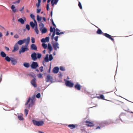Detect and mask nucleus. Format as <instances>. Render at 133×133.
Here are the masks:
<instances>
[{
  "label": "nucleus",
  "instance_id": "nucleus-25",
  "mask_svg": "<svg viewBox=\"0 0 133 133\" xmlns=\"http://www.w3.org/2000/svg\"><path fill=\"white\" fill-rule=\"evenodd\" d=\"M5 59L7 62H10L11 60V57L10 58L8 56H7L5 57Z\"/></svg>",
  "mask_w": 133,
  "mask_h": 133
},
{
  "label": "nucleus",
  "instance_id": "nucleus-59",
  "mask_svg": "<svg viewBox=\"0 0 133 133\" xmlns=\"http://www.w3.org/2000/svg\"><path fill=\"white\" fill-rule=\"evenodd\" d=\"M58 1V0H55L54 3H55V4H56Z\"/></svg>",
  "mask_w": 133,
  "mask_h": 133
},
{
  "label": "nucleus",
  "instance_id": "nucleus-52",
  "mask_svg": "<svg viewBox=\"0 0 133 133\" xmlns=\"http://www.w3.org/2000/svg\"><path fill=\"white\" fill-rule=\"evenodd\" d=\"M100 97L101 99H104V96L103 95H101L100 96Z\"/></svg>",
  "mask_w": 133,
  "mask_h": 133
},
{
  "label": "nucleus",
  "instance_id": "nucleus-6",
  "mask_svg": "<svg viewBox=\"0 0 133 133\" xmlns=\"http://www.w3.org/2000/svg\"><path fill=\"white\" fill-rule=\"evenodd\" d=\"M52 77L50 75L48 74L47 75L46 78L45 79L46 82H52Z\"/></svg>",
  "mask_w": 133,
  "mask_h": 133
},
{
  "label": "nucleus",
  "instance_id": "nucleus-32",
  "mask_svg": "<svg viewBox=\"0 0 133 133\" xmlns=\"http://www.w3.org/2000/svg\"><path fill=\"white\" fill-rule=\"evenodd\" d=\"M56 34L57 35H60V33L59 32H60V30H59L58 29L56 28Z\"/></svg>",
  "mask_w": 133,
  "mask_h": 133
},
{
  "label": "nucleus",
  "instance_id": "nucleus-50",
  "mask_svg": "<svg viewBox=\"0 0 133 133\" xmlns=\"http://www.w3.org/2000/svg\"><path fill=\"white\" fill-rule=\"evenodd\" d=\"M32 19H34L35 17V16L32 14H31L30 15Z\"/></svg>",
  "mask_w": 133,
  "mask_h": 133
},
{
  "label": "nucleus",
  "instance_id": "nucleus-28",
  "mask_svg": "<svg viewBox=\"0 0 133 133\" xmlns=\"http://www.w3.org/2000/svg\"><path fill=\"white\" fill-rule=\"evenodd\" d=\"M34 30L36 34H38L39 33V31L38 29L37 25H36V27L34 28Z\"/></svg>",
  "mask_w": 133,
  "mask_h": 133
},
{
  "label": "nucleus",
  "instance_id": "nucleus-64",
  "mask_svg": "<svg viewBox=\"0 0 133 133\" xmlns=\"http://www.w3.org/2000/svg\"><path fill=\"white\" fill-rule=\"evenodd\" d=\"M43 20L44 21H46V19H45V17H43Z\"/></svg>",
  "mask_w": 133,
  "mask_h": 133
},
{
  "label": "nucleus",
  "instance_id": "nucleus-29",
  "mask_svg": "<svg viewBox=\"0 0 133 133\" xmlns=\"http://www.w3.org/2000/svg\"><path fill=\"white\" fill-rule=\"evenodd\" d=\"M23 65L26 68H28L29 67V63H23Z\"/></svg>",
  "mask_w": 133,
  "mask_h": 133
},
{
  "label": "nucleus",
  "instance_id": "nucleus-24",
  "mask_svg": "<svg viewBox=\"0 0 133 133\" xmlns=\"http://www.w3.org/2000/svg\"><path fill=\"white\" fill-rule=\"evenodd\" d=\"M0 55L1 56L3 57H5L6 56V55L3 51H2L1 52Z\"/></svg>",
  "mask_w": 133,
  "mask_h": 133
},
{
  "label": "nucleus",
  "instance_id": "nucleus-23",
  "mask_svg": "<svg viewBox=\"0 0 133 133\" xmlns=\"http://www.w3.org/2000/svg\"><path fill=\"white\" fill-rule=\"evenodd\" d=\"M40 31H41L42 34H44L46 32L47 30L46 28H43V29H42L41 30H40Z\"/></svg>",
  "mask_w": 133,
  "mask_h": 133
},
{
  "label": "nucleus",
  "instance_id": "nucleus-49",
  "mask_svg": "<svg viewBox=\"0 0 133 133\" xmlns=\"http://www.w3.org/2000/svg\"><path fill=\"white\" fill-rule=\"evenodd\" d=\"M37 76L39 78H41L42 77V75L41 74H38Z\"/></svg>",
  "mask_w": 133,
  "mask_h": 133
},
{
  "label": "nucleus",
  "instance_id": "nucleus-41",
  "mask_svg": "<svg viewBox=\"0 0 133 133\" xmlns=\"http://www.w3.org/2000/svg\"><path fill=\"white\" fill-rule=\"evenodd\" d=\"M44 39L46 42H48L49 41V37H46L45 38H44Z\"/></svg>",
  "mask_w": 133,
  "mask_h": 133
},
{
  "label": "nucleus",
  "instance_id": "nucleus-3",
  "mask_svg": "<svg viewBox=\"0 0 133 133\" xmlns=\"http://www.w3.org/2000/svg\"><path fill=\"white\" fill-rule=\"evenodd\" d=\"M32 122L35 125L38 126H42L44 124V122L42 121H37L35 120H33Z\"/></svg>",
  "mask_w": 133,
  "mask_h": 133
},
{
  "label": "nucleus",
  "instance_id": "nucleus-13",
  "mask_svg": "<svg viewBox=\"0 0 133 133\" xmlns=\"http://www.w3.org/2000/svg\"><path fill=\"white\" fill-rule=\"evenodd\" d=\"M78 125L77 124H70L68 125V126L70 129H72L75 128L78 126Z\"/></svg>",
  "mask_w": 133,
  "mask_h": 133
},
{
  "label": "nucleus",
  "instance_id": "nucleus-26",
  "mask_svg": "<svg viewBox=\"0 0 133 133\" xmlns=\"http://www.w3.org/2000/svg\"><path fill=\"white\" fill-rule=\"evenodd\" d=\"M44 60L46 62H48L49 61V59L48 58V54L46 55V56L44 58Z\"/></svg>",
  "mask_w": 133,
  "mask_h": 133
},
{
  "label": "nucleus",
  "instance_id": "nucleus-62",
  "mask_svg": "<svg viewBox=\"0 0 133 133\" xmlns=\"http://www.w3.org/2000/svg\"><path fill=\"white\" fill-rule=\"evenodd\" d=\"M3 36V35L2 33L0 32V37H1Z\"/></svg>",
  "mask_w": 133,
  "mask_h": 133
},
{
  "label": "nucleus",
  "instance_id": "nucleus-27",
  "mask_svg": "<svg viewBox=\"0 0 133 133\" xmlns=\"http://www.w3.org/2000/svg\"><path fill=\"white\" fill-rule=\"evenodd\" d=\"M39 26L40 27L39 30H41L42 29H43L44 28V25L42 23H41L39 24Z\"/></svg>",
  "mask_w": 133,
  "mask_h": 133
},
{
  "label": "nucleus",
  "instance_id": "nucleus-58",
  "mask_svg": "<svg viewBox=\"0 0 133 133\" xmlns=\"http://www.w3.org/2000/svg\"><path fill=\"white\" fill-rule=\"evenodd\" d=\"M5 48L7 51H9V48L7 47L6 46H5Z\"/></svg>",
  "mask_w": 133,
  "mask_h": 133
},
{
  "label": "nucleus",
  "instance_id": "nucleus-14",
  "mask_svg": "<svg viewBox=\"0 0 133 133\" xmlns=\"http://www.w3.org/2000/svg\"><path fill=\"white\" fill-rule=\"evenodd\" d=\"M30 49L32 50L36 51L37 49V47L35 44H32L31 45Z\"/></svg>",
  "mask_w": 133,
  "mask_h": 133
},
{
  "label": "nucleus",
  "instance_id": "nucleus-45",
  "mask_svg": "<svg viewBox=\"0 0 133 133\" xmlns=\"http://www.w3.org/2000/svg\"><path fill=\"white\" fill-rule=\"evenodd\" d=\"M24 112L26 116L28 114V111L27 110L25 109L24 110Z\"/></svg>",
  "mask_w": 133,
  "mask_h": 133
},
{
  "label": "nucleus",
  "instance_id": "nucleus-47",
  "mask_svg": "<svg viewBox=\"0 0 133 133\" xmlns=\"http://www.w3.org/2000/svg\"><path fill=\"white\" fill-rule=\"evenodd\" d=\"M51 21L53 25L55 27V28H56V26L55 24L54 23L53 19H51Z\"/></svg>",
  "mask_w": 133,
  "mask_h": 133
},
{
  "label": "nucleus",
  "instance_id": "nucleus-57",
  "mask_svg": "<svg viewBox=\"0 0 133 133\" xmlns=\"http://www.w3.org/2000/svg\"><path fill=\"white\" fill-rule=\"evenodd\" d=\"M49 4H47L46 5V10L48 11L49 9Z\"/></svg>",
  "mask_w": 133,
  "mask_h": 133
},
{
  "label": "nucleus",
  "instance_id": "nucleus-46",
  "mask_svg": "<svg viewBox=\"0 0 133 133\" xmlns=\"http://www.w3.org/2000/svg\"><path fill=\"white\" fill-rule=\"evenodd\" d=\"M41 97V94L40 93L37 94L36 95V97L37 98H39Z\"/></svg>",
  "mask_w": 133,
  "mask_h": 133
},
{
  "label": "nucleus",
  "instance_id": "nucleus-56",
  "mask_svg": "<svg viewBox=\"0 0 133 133\" xmlns=\"http://www.w3.org/2000/svg\"><path fill=\"white\" fill-rule=\"evenodd\" d=\"M58 36H57L54 38V39L56 41H58Z\"/></svg>",
  "mask_w": 133,
  "mask_h": 133
},
{
  "label": "nucleus",
  "instance_id": "nucleus-5",
  "mask_svg": "<svg viewBox=\"0 0 133 133\" xmlns=\"http://www.w3.org/2000/svg\"><path fill=\"white\" fill-rule=\"evenodd\" d=\"M65 84L66 86L68 87H69L71 88L74 85V84L71 83L70 81L68 80H66Z\"/></svg>",
  "mask_w": 133,
  "mask_h": 133
},
{
  "label": "nucleus",
  "instance_id": "nucleus-34",
  "mask_svg": "<svg viewBox=\"0 0 133 133\" xmlns=\"http://www.w3.org/2000/svg\"><path fill=\"white\" fill-rule=\"evenodd\" d=\"M37 20L38 21H40L41 20V17H40L38 15H37Z\"/></svg>",
  "mask_w": 133,
  "mask_h": 133
},
{
  "label": "nucleus",
  "instance_id": "nucleus-15",
  "mask_svg": "<svg viewBox=\"0 0 133 133\" xmlns=\"http://www.w3.org/2000/svg\"><path fill=\"white\" fill-rule=\"evenodd\" d=\"M36 81V79H33L31 81V84L34 87H36L37 86Z\"/></svg>",
  "mask_w": 133,
  "mask_h": 133
},
{
  "label": "nucleus",
  "instance_id": "nucleus-40",
  "mask_svg": "<svg viewBox=\"0 0 133 133\" xmlns=\"http://www.w3.org/2000/svg\"><path fill=\"white\" fill-rule=\"evenodd\" d=\"M31 42L32 43H34L35 42V39L33 37H31Z\"/></svg>",
  "mask_w": 133,
  "mask_h": 133
},
{
  "label": "nucleus",
  "instance_id": "nucleus-36",
  "mask_svg": "<svg viewBox=\"0 0 133 133\" xmlns=\"http://www.w3.org/2000/svg\"><path fill=\"white\" fill-rule=\"evenodd\" d=\"M55 35V31L54 30L53 32L52 35L51 36V39L52 40L54 39V36Z\"/></svg>",
  "mask_w": 133,
  "mask_h": 133
},
{
  "label": "nucleus",
  "instance_id": "nucleus-22",
  "mask_svg": "<svg viewBox=\"0 0 133 133\" xmlns=\"http://www.w3.org/2000/svg\"><path fill=\"white\" fill-rule=\"evenodd\" d=\"M18 21L21 24H24V21L23 19L20 18L18 19Z\"/></svg>",
  "mask_w": 133,
  "mask_h": 133
},
{
  "label": "nucleus",
  "instance_id": "nucleus-7",
  "mask_svg": "<svg viewBox=\"0 0 133 133\" xmlns=\"http://www.w3.org/2000/svg\"><path fill=\"white\" fill-rule=\"evenodd\" d=\"M53 47L55 50H57V49H59V44L57 42H55L52 43Z\"/></svg>",
  "mask_w": 133,
  "mask_h": 133
},
{
  "label": "nucleus",
  "instance_id": "nucleus-38",
  "mask_svg": "<svg viewBox=\"0 0 133 133\" xmlns=\"http://www.w3.org/2000/svg\"><path fill=\"white\" fill-rule=\"evenodd\" d=\"M53 57L51 54H50L49 56V60L51 61L52 60Z\"/></svg>",
  "mask_w": 133,
  "mask_h": 133
},
{
  "label": "nucleus",
  "instance_id": "nucleus-10",
  "mask_svg": "<svg viewBox=\"0 0 133 133\" xmlns=\"http://www.w3.org/2000/svg\"><path fill=\"white\" fill-rule=\"evenodd\" d=\"M26 40L25 39H24L23 40H20L18 41L16 44H17V45L19 44L20 45H22L23 43H25V42H26Z\"/></svg>",
  "mask_w": 133,
  "mask_h": 133
},
{
  "label": "nucleus",
  "instance_id": "nucleus-63",
  "mask_svg": "<svg viewBox=\"0 0 133 133\" xmlns=\"http://www.w3.org/2000/svg\"><path fill=\"white\" fill-rule=\"evenodd\" d=\"M100 129V127H99L98 126L96 128V129Z\"/></svg>",
  "mask_w": 133,
  "mask_h": 133
},
{
  "label": "nucleus",
  "instance_id": "nucleus-30",
  "mask_svg": "<svg viewBox=\"0 0 133 133\" xmlns=\"http://www.w3.org/2000/svg\"><path fill=\"white\" fill-rule=\"evenodd\" d=\"M97 34H100L103 33L102 30L100 29H98L97 31Z\"/></svg>",
  "mask_w": 133,
  "mask_h": 133
},
{
  "label": "nucleus",
  "instance_id": "nucleus-12",
  "mask_svg": "<svg viewBox=\"0 0 133 133\" xmlns=\"http://www.w3.org/2000/svg\"><path fill=\"white\" fill-rule=\"evenodd\" d=\"M74 88L75 89L78 90H81V86L78 83H77L74 86Z\"/></svg>",
  "mask_w": 133,
  "mask_h": 133
},
{
  "label": "nucleus",
  "instance_id": "nucleus-21",
  "mask_svg": "<svg viewBox=\"0 0 133 133\" xmlns=\"http://www.w3.org/2000/svg\"><path fill=\"white\" fill-rule=\"evenodd\" d=\"M30 25L32 29H34L35 26L36 27V24L34 23L33 22H30Z\"/></svg>",
  "mask_w": 133,
  "mask_h": 133
},
{
  "label": "nucleus",
  "instance_id": "nucleus-20",
  "mask_svg": "<svg viewBox=\"0 0 133 133\" xmlns=\"http://www.w3.org/2000/svg\"><path fill=\"white\" fill-rule=\"evenodd\" d=\"M59 70V69L58 67H55L53 69V71L54 73H57L58 72Z\"/></svg>",
  "mask_w": 133,
  "mask_h": 133
},
{
  "label": "nucleus",
  "instance_id": "nucleus-44",
  "mask_svg": "<svg viewBox=\"0 0 133 133\" xmlns=\"http://www.w3.org/2000/svg\"><path fill=\"white\" fill-rule=\"evenodd\" d=\"M30 75L31 76V77H32L34 78L33 79H36V76L35 75L33 74L32 75L30 74Z\"/></svg>",
  "mask_w": 133,
  "mask_h": 133
},
{
  "label": "nucleus",
  "instance_id": "nucleus-51",
  "mask_svg": "<svg viewBox=\"0 0 133 133\" xmlns=\"http://www.w3.org/2000/svg\"><path fill=\"white\" fill-rule=\"evenodd\" d=\"M43 67L41 66L39 68V70L41 72H42L43 71Z\"/></svg>",
  "mask_w": 133,
  "mask_h": 133
},
{
  "label": "nucleus",
  "instance_id": "nucleus-60",
  "mask_svg": "<svg viewBox=\"0 0 133 133\" xmlns=\"http://www.w3.org/2000/svg\"><path fill=\"white\" fill-rule=\"evenodd\" d=\"M33 19L34 22V23H35L36 24V25H37V22L36 20L35 19V18H34V19Z\"/></svg>",
  "mask_w": 133,
  "mask_h": 133
},
{
  "label": "nucleus",
  "instance_id": "nucleus-35",
  "mask_svg": "<svg viewBox=\"0 0 133 133\" xmlns=\"http://www.w3.org/2000/svg\"><path fill=\"white\" fill-rule=\"evenodd\" d=\"M53 29L54 30H55V28H53L52 26H51L50 28V31L51 32H52L53 31Z\"/></svg>",
  "mask_w": 133,
  "mask_h": 133
},
{
  "label": "nucleus",
  "instance_id": "nucleus-37",
  "mask_svg": "<svg viewBox=\"0 0 133 133\" xmlns=\"http://www.w3.org/2000/svg\"><path fill=\"white\" fill-rule=\"evenodd\" d=\"M42 55L41 54L38 53L37 54V58H40L41 57Z\"/></svg>",
  "mask_w": 133,
  "mask_h": 133
},
{
  "label": "nucleus",
  "instance_id": "nucleus-43",
  "mask_svg": "<svg viewBox=\"0 0 133 133\" xmlns=\"http://www.w3.org/2000/svg\"><path fill=\"white\" fill-rule=\"evenodd\" d=\"M78 6H79L80 8L81 9H82V6L81 3L80 2H78Z\"/></svg>",
  "mask_w": 133,
  "mask_h": 133
},
{
  "label": "nucleus",
  "instance_id": "nucleus-2",
  "mask_svg": "<svg viewBox=\"0 0 133 133\" xmlns=\"http://www.w3.org/2000/svg\"><path fill=\"white\" fill-rule=\"evenodd\" d=\"M35 96L32 97H29L26 103L25 104V105H26L30 102L29 104V107H32L34 105L35 101Z\"/></svg>",
  "mask_w": 133,
  "mask_h": 133
},
{
  "label": "nucleus",
  "instance_id": "nucleus-8",
  "mask_svg": "<svg viewBox=\"0 0 133 133\" xmlns=\"http://www.w3.org/2000/svg\"><path fill=\"white\" fill-rule=\"evenodd\" d=\"M38 66L37 63L36 62H33L31 65V67L32 69H36Z\"/></svg>",
  "mask_w": 133,
  "mask_h": 133
},
{
  "label": "nucleus",
  "instance_id": "nucleus-61",
  "mask_svg": "<svg viewBox=\"0 0 133 133\" xmlns=\"http://www.w3.org/2000/svg\"><path fill=\"white\" fill-rule=\"evenodd\" d=\"M24 9V6L21 9H20V11L21 12Z\"/></svg>",
  "mask_w": 133,
  "mask_h": 133
},
{
  "label": "nucleus",
  "instance_id": "nucleus-48",
  "mask_svg": "<svg viewBox=\"0 0 133 133\" xmlns=\"http://www.w3.org/2000/svg\"><path fill=\"white\" fill-rule=\"evenodd\" d=\"M41 2H38V3L36 4V6L37 8H39L40 5V3Z\"/></svg>",
  "mask_w": 133,
  "mask_h": 133
},
{
  "label": "nucleus",
  "instance_id": "nucleus-17",
  "mask_svg": "<svg viewBox=\"0 0 133 133\" xmlns=\"http://www.w3.org/2000/svg\"><path fill=\"white\" fill-rule=\"evenodd\" d=\"M23 115L22 114H18L17 117L19 120L22 121L24 120V118L23 117Z\"/></svg>",
  "mask_w": 133,
  "mask_h": 133
},
{
  "label": "nucleus",
  "instance_id": "nucleus-19",
  "mask_svg": "<svg viewBox=\"0 0 133 133\" xmlns=\"http://www.w3.org/2000/svg\"><path fill=\"white\" fill-rule=\"evenodd\" d=\"M48 49L49 51V53H50V52L52 51V49L51 46L50 44L49 43L48 44Z\"/></svg>",
  "mask_w": 133,
  "mask_h": 133
},
{
  "label": "nucleus",
  "instance_id": "nucleus-31",
  "mask_svg": "<svg viewBox=\"0 0 133 133\" xmlns=\"http://www.w3.org/2000/svg\"><path fill=\"white\" fill-rule=\"evenodd\" d=\"M11 9L14 12H16V9H15V6L14 5H12Z\"/></svg>",
  "mask_w": 133,
  "mask_h": 133
},
{
  "label": "nucleus",
  "instance_id": "nucleus-53",
  "mask_svg": "<svg viewBox=\"0 0 133 133\" xmlns=\"http://www.w3.org/2000/svg\"><path fill=\"white\" fill-rule=\"evenodd\" d=\"M41 42L43 43L46 42L44 38H43L41 39Z\"/></svg>",
  "mask_w": 133,
  "mask_h": 133
},
{
  "label": "nucleus",
  "instance_id": "nucleus-55",
  "mask_svg": "<svg viewBox=\"0 0 133 133\" xmlns=\"http://www.w3.org/2000/svg\"><path fill=\"white\" fill-rule=\"evenodd\" d=\"M14 37L15 38H18L19 36L17 34H16L15 35Z\"/></svg>",
  "mask_w": 133,
  "mask_h": 133
},
{
  "label": "nucleus",
  "instance_id": "nucleus-54",
  "mask_svg": "<svg viewBox=\"0 0 133 133\" xmlns=\"http://www.w3.org/2000/svg\"><path fill=\"white\" fill-rule=\"evenodd\" d=\"M41 11V9H37V13H39Z\"/></svg>",
  "mask_w": 133,
  "mask_h": 133
},
{
  "label": "nucleus",
  "instance_id": "nucleus-33",
  "mask_svg": "<svg viewBox=\"0 0 133 133\" xmlns=\"http://www.w3.org/2000/svg\"><path fill=\"white\" fill-rule=\"evenodd\" d=\"M42 46L43 47L44 49H46L47 47V44H45L44 43H43L42 44Z\"/></svg>",
  "mask_w": 133,
  "mask_h": 133
},
{
  "label": "nucleus",
  "instance_id": "nucleus-11",
  "mask_svg": "<svg viewBox=\"0 0 133 133\" xmlns=\"http://www.w3.org/2000/svg\"><path fill=\"white\" fill-rule=\"evenodd\" d=\"M31 57L33 60L35 61L37 59L36 53L35 52H34L31 54Z\"/></svg>",
  "mask_w": 133,
  "mask_h": 133
},
{
  "label": "nucleus",
  "instance_id": "nucleus-42",
  "mask_svg": "<svg viewBox=\"0 0 133 133\" xmlns=\"http://www.w3.org/2000/svg\"><path fill=\"white\" fill-rule=\"evenodd\" d=\"M26 29L28 30H30V28L29 25L28 24H27L26 25Z\"/></svg>",
  "mask_w": 133,
  "mask_h": 133
},
{
  "label": "nucleus",
  "instance_id": "nucleus-18",
  "mask_svg": "<svg viewBox=\"0 0 133 133\" xmlns=\"http://www.w3.org/2000/svg\"><path fill=\"white\" fill-rule=\"evenodd\" d=\"M12 64L13 65H15L17 63V61L16 59L12 58L11 57V60Z\"/></svg>",
  "mask_w": 133,
  "mask_h": 133
},
{
  "label": "nucleus",
  "instance_id": "nucleus-9",
  "mask_svg": "<svg viewBox=\"0 0 133 133\" xmlns=\"http://www.w3.org/2000/svg\"><path fill=\"white\" fill-rule=\"evenodd\" d=\"M86 125L88 127H92L94 126V124L92 122L88 121H85Z\"/></svg>",
  "mask_w": 133,
  "mask_h": 133
},
{
  "label": "nucleus",
  "instance_id": "nucleus-16",
  "mask_svg": "<svg viewBox=\"0 0 133 133\" xmlns=\"http://www.w3.org/2000/svg\"><path fill=\"white\" fill-rule=\"evenodd\" d=\"M19 49V47L17 44H16L14 46V49L12 50V52H14L17 50Z\"/></svg>",
  "mask_w": 133,
  "mask_h": 133
},
{
  "label": "nucleus",
  "instance_id": "nucleus-4",
  "mask_svg": "<svg viewBox=\"0 0 133 133\" xmlns=\"http://www.w3.org/2000/svg\"><path fill=\"white\" fill-rule=\"evenodd\" d=\"M102 34L106 37L111 40L114 43L115 41L114 39L112 37V36L106 33H103Z\"/></svg>",
  "mask_w": 133,
  "mask_h": 133
},
{
  "label": "nucleus",
  "instance_id": "nucleus-39",
  "mask_svg": "<svg viewBox=\"0 0 133 133\" xmlns=\"http://www.w3.org/2000/svg\"><path fill=\"white\" fill-rule=\"evenodd\" d=\"M60 69L61 71H64L65 70V69L64 67L63 66H60Z\"/></svg>",
  "mask_w": 133,
  "mask_h": 133
},
{
  "label": "nucleus",
  "instance_id": "nucleus-1",
  "mask_svg": "<svg viewBox=\"0 0 133 133\" xmlns=\"http://www.w3.org/2000/svg\"><path fill=\"white\" fill-rule=\"evenodd\" d=\"M30 40V38L29 37H28L27 38L26 45L24 46H22L21 49L19 50V54H20L22 52H24L25 51H27L29 50V49L28 48V46Z\"/></svg>",
  "mask_w": 133,
  "mask_h": 133
}]
</instances>
